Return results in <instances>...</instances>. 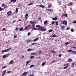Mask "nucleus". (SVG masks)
I'll return each instance as SVG.
<instances>
[{
  "mask_svg": "<svg viewBox=\"0 0 76 76\" xmlns=\"http://www.w3.org/2000/svg\"><path fill=\"white\" fill-rule=\"evenodd\" d=\"M44 28V27H39V31H45L47 29L45 28Z\"/></svg>",
  "mask_w": 76,
  "mask_h": 76,
  "instance_id": "f257e3e1",
  "label": "nucleus"
},
{
  "mask_svg": "<svg viewBox=\"0 0 76 76\" xmlns=\"http://www.w3.org/2000/svg\"><path fill=\"white\" fill-rule=\"evenodd\" d=\"M12 49V48L10 47V48H8L7 49H6L5 50H3L1 51V53H5L6 52H7V51H10V50Z\"/></svg>",
  "mask_w": 76,
  "mask_h": 76,
  "instance_id": "f03ea898",
  "label": "nucleus"
},
{
  "mask_svg": "<svg viewBox=\"0 0 76 76\" xmlns=\"http://www.w3.org/2000/svg\"><path fill=\"white\" fill-rule=\"evenodd\" d=\"M61 23H62L63 25H67V23L66 20H64L63 21H61Z\"/></svg>",
  "mask_w": 76,
  "mask_h": 76,
  "instance_id": "7ed1b4c3",
  "label": "nucleus"
},
{
  "mask_svg": "<svg viewBox=\"0 0 76 76\" xmlns=\"http://www.w3.org/2000/svg\"><path fill=\"white\" fill-rule=\"evenodd\" d=\"M64 66H65V67H64V69H67V67H68V66H69V64H64Z\"/></svg>",
  "mask_w": 76,
  "mask_h": 76,
  "instance_id": "20e7f679",
  "label": "nucleus"
},
{
  "mask_svg": "<svg viewBox=\"0 0 76 76\" xmlns=\"http://www.w3.org/2000/svg\"><path fill=\"white\" fill-rule=\"evenodd\" d=\"M12 11H10L7 12V14L8 16H10L12 15Z\"/></svg>",
  "mask_w": 76,
  "mask_h": 76,
  "instance_id": "39448f33",
  "label": "nucleus"
},
{
  "mask_svg": "<svg viewBox=\"0 0 76 76\" xmlns=\"http://www.w3.org/2000/svg\"><path fill=\"white\" fill-rule=\"evenodd\" d=\"M6 71L5 70L2 72V76H4L6 74Z\"/></svg>",
  "mask_w": 76,
  "mask_h": 76,
  "instance_id": "423d86ee",
  "label": "nucleus"
},
{
  "mask_svg": "<svg viewBox=\"0 0 76 76\" xmlns=\"http://www.w3.org/2000/svg\"><path fill=\"white\" fill-rule=\"evenodd\" d=\"M37 7H42V8H44L45 7V6L44 5H37Z\"/></svg>",
  "mask_w": 76,
  "mask_h": 76,
  "instance_id": "0eeeda50",
  "label": "nucleus"
},
{
  "mask_svg": "<svg viewBox=\"0 0 76 76\" xmlns=\"http://www.w3.org/2000/svg\"><path fill=\"white\" fill-rule=\"evenodd\" d=\"M52 4H49L48 6V8H51V7H52Z\"/></svg>",
  "mask_w": 76,
  "mask_h": 76,
  "instance_id": "6e6552de",
  "label": "nucleus"
},
{
  "mask_svg": "<svg viewBox=\"0 0 76 76\" xmlns=\"http://www.w3.org/2000/svg\"><path fill=\"white\" fill-rule=\"evenodd\" d=\"M30 25H29L28 26H27L26 27H25V30H27V29H28V28H29V27H30Z\"/></svg>",
  "mask_w": 76,
  "mask_h": 76,
  "instance_id": "1a4fd4ad",
  "label": "nucleus"
},
{
  "mask_svg": "<svg viewBox=\"0 0 76 76\" xmlns=\"http://www.w3.org/2000/svg\"><path fill=\"white\" fill-rule=\"evenodd\" d=\"M28 14H26L25 15V18L26 19H27L28 18Z\"/></svg>",
  "mask_w": 76,
  "mask_h": 76,
  "instance_id": "9d476101",
  "label": "nucleus"
},
{
  "mask_svg": "<svg viewBox=\"0 0 76 76\" xmlns=\"http://www.w3.org/2000/svg\"><path fill=\"white\" fill-rule=\"evenodd\" d=\"M51 53H53L54 54L56 53H57V52H56L55 51H54V50H52L51 51Z\"/></svg>",
  "mask_w": 76,
  "mask_h": 76,
  "instance_id": "9b49d317",
  "label": "nucleus"
},
{
  "mask_svg": "<svg viewBox=\"0 0 76 76\" xmlns=\"http://www.w3.org/2000/svg\"><path fill=\"white\" fill-rule=\"evenodd\" d=\"M62 17L65 16V17H67V14H63L62 15Z\"/></svg>",
  "mask_w": 76,
  "mask_h": 76,
  "instance_id": "f8f14e48",
  "label": "nucleus"
},
{
  "mask_svg": "<svg viewBox=\"0 0 76 76\" xmlns=\"http://www.w3.org/2000/svg\"><path fill=\"white\" fill-rule=\"evenodd\" d=\"M27 74H28V72H24L22 74V76L26 75H27Z\"/></svg>",
  "mask_w": 76,
  "mask_h": 76,
  "instance_id": "ddd939ff",
  "label": "nucleus"
},
{
  "mask_svg": "<svg viewBox=\"0 0 76 76\" xmlns=\"http://www.w3.org/2000/svg\"><path fill=\"white\" fill-rule=\"evenodd\" d=\"M48 11H49V12H53V10H52V9H48Z\"/></svg>",
  "mask_w": 76,
  "mask_h": 76,
  "instance_id": "4468645a",
  "label": "nucleus"
},
{
  "mask_svg": "<svg viewBox=\"0 0 76 76\" xmlns=\"http://www.w3.org/2000/svg\"><path fill=\"white\" fill-rule=\"evenodd\" d=\"M52 20H57V17H55L54 18H52Z\"/></svg>",
  "mask_w": 76,
  "mask_h": 76,
  "instance_id": "2eb2a0df",
  "label": "nucleus"
},
{
  "mask_svg": "<svg viewBox=\"0 0 76 76\" xmlns=\"http://www.w3.org/2000/svg\"><path fill=\"white\" fill-rule=\"evenodd\" d=\"M32 41L31 39L28 40L26 42H32Z\"/></svg>",
  "mask_w": 76,
  "mask_h": 76,
  "instance_id": "dca6fc26",
  "label": "nucleus"
},
{
  "mask_svg": "<svg viewBox=\"0 0 76 76\" xmlns=\"http://www.w3.org/2000/svg\"><path fill=\"white\" fill-rule=\"evenodd\" d=\"M30 22L31 23V24H35V23H35L34 21H30Z\"/></svg>",
  "mask_w": 76,
  "mask_h": 76,
  "instance_id": "f3484780",
  "label": "nucleus"
},
{
  "mask_svg": "<svg viewBox=\"0 0 76 76\" xmlns=\"http://www.w3.org/2000/svg\"><path fill=\"white\" fill-rule=\"evenodd\" d=\"M18 12H19L18 9V8H16L15 10V12L16 13H18Z\"/></svg>",
  "mask_w": 76,
  "mask_h": 76,
  "instance_id": "a211bd4d",
  "label": "nucleus"
},
{
  "mask_svg": "<svg viewBox=\"0 0 76 76\" xmlns=\"http://www.w3.org/2000/svg\"><path fill=\"white\" fill-rule=\"evenodd\" d=\"M72 61V59L71 58H69L68 60V62H70V61Z\"/></svg>",
  "mask_w": 76,
  "mask_h": 76,
  "instance_id": "6ab92c4d",
  "label": "nucleus"
},
{
  "mask_svg": "<svg viewBox=\"0 0 76 76\" xmlns=\"http://www.w3.org/2000/svg\"><path fill=\"white\" fill-rule=\"evenodd\" d=\"M8 57V56H6L5 55H4L3 56V58H7V57Z\"/></svg>",
  "mask_w": 76,
  "mask_h": 76,
  "instance_id": "aec40b11",
  "label": "nucleus"
},
{
  "mask_svg": "<svg viewBox=\"0 0 76 76\" xmlns=\"http://www.w3.org/2000/svg\"><path fill=\"white\" fill-rule=\"evenodd\" d=\"M5 7V4H4L3 3L2 4L1 7Z\"/></svg>",
  "mask_w": 76,
  "mask_h": 76,
  "instance_id": "412c9836",
  "label": "nucleus"
},
{
  "mask_svg": "<svg viewBox=\"0 0 76 76\" xmlns=\"http://www.w3.org/2000/svg\"><path fill=\"white\" fill-rule=\"evenodd\" d=\"M23 27H21L20 28V29H19V30L20 31H23Z\"/></svg>",
  "mask_w": 76,
  "mask_h": 76,
  "instance_id": "4be33fe9",
  "label": "nucleus"
},
{
  "mask_svg": "<svg viewBox=\"0 0 76 76\" xmlns=\"http://www.w3.org/2000/svg\"><path fill=\"white\" fill-rule=\"evenodd\" d=\"M61 28L63 30L64 29V26H61Z\"/></svg>",
  "mask_w": 76,
  "mask_h": 76,
  "instance_id": "5701e85b",
  "label": "nucleus"
},
{
  "mask_svg": "<svg viewBox=\"0 0 76 76\" xmlns=\"http://www.w3.org/2000/svg\"><path fill=\"white\" fill-rule=\"evenodd\" d=\"M13 60L11 61H10V62L9 63V64H12V63H13Z\"/></svg>",
  "mask_w": 76,
  "mask_h": 76,
  "instance_id": "b1692460",
  "label": "nucleus"
},
{
  "mask_svg": "<svg viewBox=\"0 0 76 76\" xmlns=\"http://www.w3.org/2000/svg\"><path fill=\"white\" fill-rule=\"evenodd\" d=\"M36 28H38L39 30V28L41 27H40V26H39L38 25H37L36 26Z\"/></svg>",
  "mask_w": 76,
  "mask_h": 76,
  "instance_id": "393cba45",
  "label": "nucleus"
},
{
  "mask_svg": "<svg viewBox=\"0 0 76 76\" xmlns=\"http://www.w3.org/2000/svg\"><path fill=\"white\" fill-rule=\"evenodd\" d=\"M39 39V38H37L35 39L34 40V42H35V41H37V40H38V39Z\"/></svg>",
  "mask_w": 76,
  "mask_h": 76,
  "instance_id": "a878e982",
  "label": "nucleus"
},
{
  "mask_svg": "<svg viewBox=\"0 0 76 76\" xmlns=\"http://www.w3.org/2000/svg\"><path fill=\"white\" fill-rule=\"evenodd\" d=\"M32 29L33 30L35 28V24H32Z\"/></svg>",
  "mask_w": 76,
  "mask_h": 76,
  "instance_id": "bb28decb",
  "label": "nucleus"
},
{
  "mask_svg": "<svg viewBox=\"0 0 76 76\" xmlns=\"http://www.w3.org/2000/svg\"><path fill=\"white\" fill-rule=\"evenodd\" d=\"M31 55H35V54H36V53L34 52V53H31Z\"/></svg>",
  "mask_w": 76,
  "mask_h": 76,
  "instance_id": "cd10ccee",
  "label": "nucleus"
},
{
  "mask_svg": "<svg viewBox=\"0 0 76 76\" xmlns=\"http://www.w3.org/2000/svg\"><path fill=\"white\" fill-rule=\"evenodd\" d=\"M72 53H73V54H76V51H75L74 50H72Z\"/></svg>",
  "mask_w": 76,
  "mask_h": 76,
  "instance_id": "c85d7f7f",
  "label": "nucleus"
},
{
  "mask_svg": "<svg viewBox=\"0 0 76 76\" xmlns=\"http://www.w3.org/2000/svg\"><path fill=\"white\" fill-rule=\"evenodd\" d=\"M72 51L73 50H67V51L70 53V52H72Z\"/></svg>",
  "mask_w": 76,
  "mask_h": 76,
  "instance_id": "c756f323",
  "label": "nucleus"
},
{
  "mask_svg": "<svg viewBox=\"0 0 76 76\" xmlns=\"http://www.w3.org/2000/svg\"><path fill=\"white\" fill-rule=\"evenodd\" d=\"M37 43H33L31 44V45H35L37 44Z\"/></svg>",
  "mask_w": 76,
  "mask_h": 76,
  "instance_id": "7c9ffc66",
  "label": "nucleus"
},
{
  "mask_svg": "<svg viewBox=\"0 0 76 76\" xmlns=\"http://www.w3.org/2000/svg\"><path fill=\"white\" fill-rule=\"evenodd\" d=\"M11 2H12V1H14V2H16V0H11Z\"/></svg>",
  "mask_w": 76,
  "mask_h": 76,
  "instance_id": "2f4dec72",
  "label": "nucleus"
},
{
  "mask_svg": "<svg viewBox=\"0 0 76 76\" xmlns=\"http://www.w3.org/2000/svg\"><path fill=\"white\" fill-rule=\"evenodd\" d=\"M34 67V65H31L30 67V68H32V67Z\"/></svg>",
  "mask_w": 76,
  "mask_h": 76,
  "instance_id": "473e14b6",
  "label": "nucleus"
},
{
  "mask_svg": "<svg viewBox=\"0 0 76 76\" xmlns=\"http://www.w3.org/2000/svg\"><path fill=\"white\" fill-rule=\"evenodd\" d=\"M69 6H72V5H73V3L72 2H70L69 4Z\"/></svg>",
  "mask_w": 76,
  "mask_h": 76,
  "instance_id": "72a5a7b5",
  "label": "nucleus"
},
{
  "mask_svg": "<svg viewBox=\"0 0 76 76\" xmlns=\"http://www.w3.org/2000/svg\"><path fill=\"white\" fill-rule=\"evenodd\" d=\"M47 23H48V22L47 21H45L44 22V24H47Z\"/></svg>",
  "mask_w": 76,
  "mask_h": 76,
  "instance_id": "f704fd0d",
  "label": "nucleus"
},
{
  "mask_svg": "<svg viewBox=\"0 0 76 76\" xmlns=\"http://www.w3.org/2000/svg\"><path fill=\"white\" fill-rule=\"evenodd\" d=\"M46 63V62H45L44 63H43L42 64V66H44L45 64V63Z\"/></svg>",
  "mask_w": 76,
  "mask_h": 76,
  "instance_id": "c9c22d12",
  "label": "nucleus"
},
{
  "mask_svg": "<svg viewBox=\"0 0 76 76\" xmlns=\"http://www.w3.org/2000/svg\"><path fill=\"white\" fill-rule=\"evenodd\" d=\"M42 53V50H39V52H38V53L39 54H41V53Z\"/></svg>",
  "mask_w": 76,
  "mask_h": 76,
  "instance_id": "e433bc0d",
  "label": "nucleus"
},
{
  "mask_svg": "<svg viewBox=\"0 0 76 76\" xmlns=\"http://www.w3.org/2000/svg\"><path fill=\"white\" fill-rule=\"evenodd\" d=\"M28 51H32V50H31V49L29 48L27 50Z\"/></svg>",
  "mask_w": 76,
  "mask_h": 76,
  "instance_id": "4c0bfd02",
  "label": "nucleus"
},
{
  "mask_svg": "<svg viewBox=\"0 0 76 76\" xmlns=\"http://www.w3.org/2000/svg\"><path fill=\"white\" fill-rule=\"evenodd\" d=\"M3 9L2 8L0 7V12H1V11H2V10H3Z\"/></svg>",
  "mask_w": 76,
  "mask_h": 76,
  "instance_id": "58836bf2",
  "label": "nucleus"
},
{
  "mask_svg": "<svg viewBox=\"0 0 76 76\" xmlns=\"http://www.w3.org/2000/svg\"><path fill=\"white\" fill-rule=\"evenodd\" d=\"M53 31V29H50L49 30V32H52Z\"/></svg>",
  "mask_w": 76,
  "mask_h": 76,
  "instance_id": "ea45409f",
  "label": "nucleus"
},
{
  "mask_svg": "<svg viewBox=\"0 0 76 76\" xmlns=\"http://www.w3.org/2000/svg\"><path fill=\"white\" fill-rule=\"evenodd\" d=\"M7 67V66H5L2 67L1 68L2 69H4V68H6Z\"/></svg>",
  "mask_w": 76,
  "mask_h": 76,
  "instance_id": "a19ab883",
  "label": "nucleus"
},
{
  "mask_svg": "<svg viewBox=\"0 0 76 76\" xmlns=\"http://www.w3.org/2000/svg\"><path fill=\"white\" fill-rule=\"evenodd\" d=\"M7 73L8 74H9V73H11V71H8L7 72Z\"/></svg>",
  "mask_w": 76,
  "mask_h": 76,
  "instance_id": "79ce46f5",
  "label": "nucleus"
},
{
  "mask_svg": "<svg viewBox=\"0 0 76 76\" xmlns=\"http://www.w3.org/2000/svg\"><path fill=\"white\" fill-rule=\"evenodd\" d=\"M30 63V61H27V62H26V63L27 64H28V63Z\"/></svg>",
  "mask_w": 76,
  "mask_h": 76,
  "instance_id": "37998d69",
  "label": "nucleus"
},
{
  "mask_svg": "<svg viewBox=\"0 0 76 76\" xmlns=\"http://www.w3.org/2000/svg\"><path fill=\"white\" fill-rule=\"evenodd\" d=\"M18 30H19V28L18 27L16 28H15V31H18Z\"/></svg>",
  "mask_w": 76,
  "mask_h": 76,
  "instance_id": "c03bdc74",
  "label": "nucleus"
},
{
  "mask_svg": "<svg viewBox=\"0 0 76 76\" xmlns=\"http://www.w3.org/2000/svg\"><path fill=\"white\" fill-rule=\"evenodd\" d=\"M31 58H34V56H32L30 57Z\"/></svg>",
  "mask_w": 76,
  "mask_h": 76,
  "instance_id": "a18cd8bd",
  "label": "nucleus"
},
{
  "mask_svg": "<svg viewBox=\"0 0 76 76\" xmlns=\"http://www.w3.org/2000/svg\"><path fill=\"white\" fill-rule=\"evenodd\" d=\"M56 25H58V21H56Z\"/></svg>",
  "mask_w": 76,
  "mask_h": 76,
  "instance_id": "49530a36",
  "label": "nucleus"
},
{
  "mask_svg": "<svg viewBox=\"0 0 76 76\" xmlns=\"http://www.w3.org/2000/svg\"><path fill=\"white\" fill-rule=\"evenodd\" d=\"M32 30H38V29L37 28H34Z\"/></svg>",
  "mask_w": 76,
  "mask_h": 76,
  "instance_id": "de8ad7c7",
  "label": "nucleus"
},
{
  "mask_svg": "<svg viewBox=\"0 0 76 76\" xmlns=\"http://www.w3.org/2000/svg\"><path fill=\"white\" fill-rule=\"evenodd\" d=\"M56 36H57V35L56 34H54V35H53L52 36L53 37H56Z\"/></svg>",
  "mask_w": 76,
  "mask_h": 76,
  "instance_id": "09e8293b",
  "label": "nucleus"
},
{
  "mask_svg": "<svg viewBox=\"0 0 76 76\" xmlns=\"http://www.w3.org/2000/svg\"><path fill=\"white\" fill-rule=\"evenodd\" d=\"M73 23H76V20H75L73 22H72Z\"/></svg>",
  "mask_w": 76,
  "mask_h": 76,
  "instance_id": "8fccbe9b",
  "label": "nucleus"
},
{
  "mask_svg": "<svg viewBox=\"0 0 76 76\" xmlns=\"http://www.w3.org/2000/svg\"><path fill=\"white\" fill-rule=\"evenodd\" d=\"M56 23V22H54V21H53L52 22V24H54V23Z\"/></svg>",
  "mask_w": 76,
  "mask_h": 76,
  "instance_id": "3c124183",
  "label": "nucleus"
},
{
  "mask_svg": "<svg viewBox=\"0 0 76 76\" xmlns=\"http://www.w3.org/2000/svg\"><path fill=\"white\" fill-rule=\"evenodd\" d=\"M71 31H72V32H74V30L73 29H71Z\"/></svg>",
  "mask_w": 76,
  "mask_h": 76,
  "instance_id": "603ef678",
  "label": "nucleus"
},
{
  "mask_svg": "<svg viewBox=\"0 0 76 76\" xmlns=\"http://www.w3.org/2000/svg\"><path fill=\"white\" fill-rule=\"evenodd\" d=\"M72 66L74 67V63H72Z\"/></svg>",
  "mask_w": 76,
  "mask_h": 76,
  "instance_id": "864d4df0",
  "label": "nucleus"
},
{
  "mask_svg": "<svg viewBox=\"0 0 76 76\" xmlns=\"http://www.w3.org/2000/svg\"><path fill=\"white\" fill-rule=\"evenodd\" d=\"M54 62H55V61H53L52 62H50V63L52 64L53 63H54Z\"/></svg>",
  "mask_w": 76,
  "mask_h": 76,
  "instance_id": "5fc2aeb1",
  "label": "nucleus"
},
{
  "mask_svg": "<svg viewBox=\"0 0 76 76\" xmlns=\"http://www.w3.org/2000/svg\"><path fill=\"white\" fill-rule=\"evenodd\" d=\"M65 45H67V44H69V42H66L65 43Z\"/></svg>",
  "mask_w": 76,
  "mask_h": 76,
  "instance_id": "6e6d98bb",
  "label": "nucleus"
},
{
  "mask_svg": "<svg viewBox=\"0 0 76 76\" xmlns=\"http://www.w3.org/2000/svg\"><path fill=\"white\" fill-rule=\"evenodd\" d=\"M61 1H60L59 2H58V3H59V4H58L59 5L60 4V3H61Z\"/></svg>",
  "mask_w": 76,
  "mask_h": 76,
  "instance_id": "4d7b16f0",
  "label": "nucleus"
},
{
  "mask_svg": "<svg viewBox=\"0 0 76 76\" xmlns=\"http://www.w3.org/2000/svg\"><path fill=\"white\" fill-rule=\"evenodd\" d=\"M31 35V33H29L28 34V36H29V35Z\"/></svg>",
  "mask_w": 76,
  "mask_h": 76,
  "instance_id": "13d9d810",
  "label": "nucleus"
},
{
  "mask_svg": "<svg viewBox=\"0 0 76 76\" xmlns=\"http://www.w3.org/2000/svg\"><path fill=\"white\" fill-rule=\"evenodd\" d=\"M6 29L5 28H4L2 29L3 31H4Z\"/></svg>",
  "mask_w": 76,
  "mask_h": 76,
  "instance_id": "bf43d9fd",
  "label": "nucleus"
},
{
  "mask_svg": "<svg viewBox=\"0 0 76 76\" xmlns=\"http://www.w3.org/2000/svg\"><path fill=\"white\" fill-rule=\"evenodd\" d=\"M62 55L61 54H60L59 55V57H61Z\"/></svg>",
  "mask_w": 76,
  "mask_h": 76,
  "instance_id": "052dcab7",
  "label": "nucleus"
},
{
  "mask_svg": "<svg viewBox=\"0 0 76 76\" xmlns=\"http://www.w3.org/2000/svg\"><path fill=\"white\" fill-rule=\"evenodd\" d=\"M69 29H70V28L68 27L66 28V30H69Z\"/></svg>",
  "mask_w": 76,
  "mask_h": 76,
  "instance_id": "680f3d73",
  "label": "nucleus"
},
{
  "mask_svg": "<svg viewBox=\"0 0 76 76\" xmlns=\"http://www.w3.org/2000/svg\"><path fill=\"white\" fill-rule=\"evenodd\" d=\"M7 6L5 7L3 9H6V8H7Z\"/></svg>",
  "mask_w": 76,
  "mask_h": 76,
  "instance_id": "e2e57ef3",
  "label": "nucleus"
},
{
  "mask_svg": "<svg viewBox=\"0 0 76 76\" xmlns=\"http://www.w3.org/2000/svg\"><path fill=\"white\" fill-rule=\"evenodd\" d=\"M31 4H34V2H31L30 3Z\"/></svg>",
  "mask_w": 76,
  "mask_h": 76,
  "instance_id": "0e129e2a",
  "label": "nucleus"
},
{
  "mask_svg": "<svg viewBox=\"0 0 76 76\" xmlns=\"http://www.w3.org/2000/svg\"><path fill=\"white\" fill-rule=\"evenodd\" d=\"M17 37V35H15L14 36V38H16Z\"/></svg>",
  "mask_w": 76,
  "mask_h": 76,
  "instance_id": "69168bd1",
  "label": "nucleus"
},
{
  "mask_svg": "<svg viewBox=\"0 0 76 76\" xmlns=\"http://www.w3.org/2000/svg\"><path fill=\"white\" fill-rule=\"evenodd\" d=\"M30 5H31L30 3L28 4L27 6H30Z\"/></svg>",
  "mask_w": 76,
  "mask_h": 76,
  "instance_id": "338daca9",
  "label": "nucleus"
},
{
  "mask_svg": "<svg viewBox=\"0 0 76 76\" xmlns=\"http://www.w3.org/2000/svg\"><path fill=\"white\" fill-rule=\"evenodd\" d=\"M21 57L22 58H24V56H22Z\"/></svg>",
  "mask_w": 76,
  "mask_h": 76,
  "instance_id": "774afa93",
  "label": "nucleus"
}]
</instances>
